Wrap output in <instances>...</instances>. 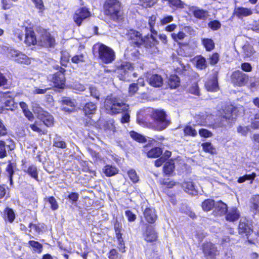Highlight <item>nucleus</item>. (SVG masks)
<instances>
[{"label": "nucleus", "instance_id": "obj_3", "mask_svg": "<svg viewBox=\"0 0 259 259\" xmlns=\"http://www.w3.org/2000/svg\"><path fill=\"white\" fill-rule=\"evenodd\" d=\"M150 117L152 121L149 123V127L154 130L161 131L166 128L170 124L166 118V114L162 110H154Z\"/></svg>", "mask_w": 259, "mask_h": 259}, {"label": "nucleus", "instance_id": "obj_9", "mask_svg": "<svg viewBox=\"0 0 259 259\" xmlns=\"http://www.w3.org/2000/svg\"><path fill=\"white\" fill-rule=\"evenodd\" d=\"M38 44L46 48L54 47L55 40L49 32L44 31L38 38Z\"/></svg>", "mask_w": 259, "mask_h": 259}, {"label": "nucleus", "instance_id": "obj_33", "mask_svg": "<svg viewBox=\"0 0 259 259\" xmlns=\"http://www.w3.org/2000/svg\"><path fill=\"white\" fill-rule=\"evenodd\" d=\"M175 163L174 160H170L166 162L163 166V171L166 175H170L174 170Z\"/></svg>", "mask_w": 259, "mask_h": 259}, {"label": "nucleus", "instance_id": "obj_53", "mask_svg": "<svg viewBox=\"0 0 259 259\" xmlns=\"http://www.w3.org/2000/svg\"><path fill=\"white\" fill-rule=\"evenodd\" d=\"M189 92L196 96L200 95V92L197 83L193 84L189 89Z\"/></svg>", "mask_w": 259, "mask_h": 259}, {"label": "nucleus", "instance_id": "obj_40", "mask_svg": "<svg viewBox=\"0 0 259 259\" xmlns=\"http://www.w3.org/2000/svg\"><path fill=\"white\" fill-rule=\"evenodd\" d=\"M27 172L32 178L38 181V171L37 168L35 166H30L27 170Z\"/></svg>", "mask_w": 259, "mask_h": 259}, {"label": "nucleus", "instance_id": "obj_20", "mask_svg": "<svg viewBox=\"0 0 259 259\" xmlns=\"http://www.w3.org/2000/svg\"><path fill=\"white\" fill-rule=\"evenodd\" d=\"M145 240L147 242H154L157 239V234L155 230L151 227L147 228L144 234Z\"/></svg>", "mask_w": 259, "mask_h": 259}, {"label": "nucleus", "instance_id": "obj_2", "mask_svg": "<svg viewBox=\"0 0 259 259\" xmlns=\"http://www.w3.org/2000/svg\"><path fill=\"white\" fill-rule=\"evenodd\" d=\"M105 108L110 114H117L128 110V105L120 98L115 96H108L105 100Z\"/></svg>", "mask_w": 259, "mask_h": 259}, {"label": "nucleus", "instance_id": "obj_57", "mask_svg": "<svg viewBox=\"0 0 259 259\" xmlns=\"http://www.w3.org/2000/svg\"><path fill=\"white\" fill-rule=\"evenodd\" d=\"M199 134L200 136L204 138H208L212 136L211 132L206 129L201 128L199 131Z\"/></svg>", "mask_w": 259, "mask_h": 259}, {"label": "nucleus", "instance_id": "obj_55", "mask_svg": "<svg viewBox=\"0 0 259 259\" xmlns=\"http://www.w3.org/2000/svg\"><path fill=\"white\" fill-rule=\"evenodd\" d=\"M71 60L74 63L83 62H84V57L83 54L75 55L72 58Z\"/></svg>", "mask_w": 259, "mask_h": 259}, {"label": "nucleus", "instance_id": "obj_4", "mask_svg": "<svg viewBox=\"0 0 259 259\" xmlns=\"http://www.w3.org/2000/svg\"><path fill=\"white\" fill-rule=\"evenodd\" d=\"M98 46L99 57L104 63L108 64L113 61L115 58V52L110 48L103 44L96 45Z\"/></svg>", "mask_w": 259, "mask_h": 259}, {"label": "nucleus", "instance_id": "obj_32", "mask_svg": "<svg viewBox=\"0 0 259 259\" xmlns=\"http://www.w3.org/2000/svg\"><path fill=\"white\" fill-rule=\"evenodd\" d=\"M194 16L199 19H205L208 16V12L199 8H195L193 10Z\"/></svg>", "mask_w": 259, "mask_h": 259}, {"label": "nucleus", "instance_id": "obj_15", "mask_svg": "<svg viewBox=\"0 0 259 259\" xmlns=\"http://www.w3.org/2000/svg\"><path fill=\"white\" fill-rule=\"evenodd\" d=\"M227 206L222 201H218L215 202L213 213L214 215L221 216L227 212Z\"/></svg>", "mask_w": 259, "mask_h": 259}, {"label": "nucleus", "instance_id": "obj_62", "mask_svg": "<svg viewBox=\"0 0 259 259\" xmlns=\"http://www.w3.org/2000/svg\"><path fill=\"white\" fill-rule=\"evenodd\" d=\"M138 90V86L137 83H132L130 84L128 88V92L131 95L135 94Z\"/></svg>", "mask_w": 259, "mask_h": 259}, {"label": "nucleus", "instance_id": "obj_24", "mask_svg": "<svg viewBox=\"0 0 259 259\" xmlns=\"http://www.w3.org/2000/svg\"><path fill=\"white\" fill-rule=\"evenodd\" d=\"M97 110V106L96 104L92 102L86 103L83 108V111L87 116L94 114Z\"/></svg>", "mask_w": 259, "mask_h": 259}, {"label": "nucleus", "instance_id": "obj_16", "mask_svg": "<svg viewBox=\"0 0 259 259\" xmlns=\"http://www.w3.org/2000/svg\"><path fill=\"white\" fill-rule=\"evenodd\" d=\"M25 42L30 46L31 45H35L38 43V40L36 39L34 35V32L30 28H25Z\"/></svg>", "mask_w": 259, "mask_h": 259}, {"label": "nucleus", "instance_id": "obj_19", "mask_svg": "<svg viewBox=\"0 0 259 259\" xmlns=\"http://www.w3.org/2000/svg\"><path fill=\"white\" fill-rule=\"evenodd\" d=\"M11 54L12 57L15 58V60L17 62L24 64L29 63V60L26 55L16 50H11Z\"/></svg>", "mask_w": 259, "mask_h": 259}, {"label": "nucleus", "instance_id": "obj_52", "mask_svg": "<svg viewBox=\"0 0 259 259\" xmlns=\"http://www.w3.org/2000/svg\"><path fill=\"white\" fill-rule=\"evenodd\" d=\"M72 88L77 92H83L85 90V86L78 82H74L72 85Z\"/></svg>", "mask_w": 259, "mask_h": 259}, {"label": "nucleus", "instance_id": "obj_49", "mask_svg": "<svg viewBox=\"0 0 259 259\" xmlns=\"http://www.w3.org/2000/svg\"><path fill=\"white\" fill-rule=\"evenodd\" d=\"M90 95L93 98L98 100H100V93L97 89L94 86H91L89 88Z\"/></svg>", "mask_w": 259, "mask_h": 259}, {"label": "nucleus", "instance_id": "obj_36", "mask_svg": "<svg viewBox=\"0 0 259 259\" xmlns=\"http://www.w3.org/2000/svg\"><path fill=\"white\" fill-rule=\"evenodd\" d=\"M215 205V202L212 199H208L204 200L202 203V208L203 210L208 211L210 210L212 208H214Z\"/></svg>", "mask_w": 259, "mask_h": 259}, {"label": "nucleus", "instance_id": "obj_51", "mask_svg": "<svg viewBox=\"0 0 259 259\" xmlns=\"http://www.w3.org/2000/svg\"><path fill=\"white\" fill-rule=\"evenodd\" d=\"M169 6L174 7L177 8H182L183 7V3L181 0H166Z\"/></svg>", "mask_w": 259, "mask_h": 259}, {"label": "nucleus", "instance_id": "obj_54", "mask_svg": "<svg viewBox=\"0 0 259 259\" xmlns=\"http://www.w3.org/2000/svg\"><path fill=\"white\" fill-rule=\"evenodd\" d=\"M250 129L247 126H239L237 127V132L242 136H246Z\"/></svg>", "mask_w": 259, "mask_h": 259}, {"label": "nucleus", "instance_id": "obj_29", "mask_svg": "<svg viewBox=\"0 0 259 259\" xmlns=\"http://www.w3.org/2000/svg\"><path fill=\"white\" fill-rule=\"evenodd\" d=\"M3 218L6 221H8L11 223L15 219V214L12 209L7 207L4 210Z\"/></svg>", "mask_w": 259, "mask_h": 259}, {"label": "nucleus", "instance_id": "obj_45", "mask_svg": "<svg viewBox=\"0 0 259 259\" xmlns=\"http://www.w3.org/2000/svg\"><path fill=\"white\" fill-rule=\"evenodd\" d=\"M204 151L213 154L215 152V149L209 142L202 143L201 145Z\"/></svg>", "mask_w": 259, "mask_h": 259}, {"label": "nucleus", "instance_id": "obj_58", "mask_svg": "<svg viewBox=\"0 0 259 259\" xmlns=\"http://www.w3.org/2000/svg\"><path fill=\"white\" fill-rule=\"evenodd\" d=\"M174 18L172 16H166L161 19L160 24L162 25H166L172 22Z\"/></svg>", "mask_w": 259, "mask_h": 259}, {"label": "nucleus", "instance_id": "obj_30", "mask_svg": "<svg viewBox=\"0 0 259 259\" xmlns=\"http://www.w3.org/2000/svg\"><path fill=\"white\" fill-rule=\"evenodd\" d=\"M168 83L171 89H176L180 85V78L176 75H171L168 79Z\"/></svg>", "mask_w": 259, "mask_h": 259}, {"label": "nucleus", "instance_id": "obj_64", "mask_svg": "<svg viewBox=\"0 0 259 259\" xmlns=\"http://www.w3.org/2000/svg\"><path fill=\"white\" fill-rule=\"evenodd\" d=\"M68 198L70 200L72 201V204L74 202H76L79 198V195L77 193L72 192L69 194Z\"/></svg>", "mask_w": 259, "mask_h": 259}, {"label": "nucleus", "instance_id": "obj_61", "mask_svg": "<svg viewBox=\"0 0 259 259\" xmlns=\"http://www.w3.org/2000/svg\"><path fill=\"white\" fill-rule=\"evenodd\" d=\"M122 69L125 72H128V71L132 70L133 69V66L132 64L129 62H125L123 63L121 65Z\"/></svg>", "mask_w": 259, "mask_h": 259}, {"label": "nucleus", "instance_id": "obj_5", "mask_svg": "<svg viewBox=\"0 0 259 259\" xmlns=\"http://www.w3.org/2000/svg\"><path fill=\"white\" fill-rule=\"evenodd\" d=\"M126 36L128 39L132 40L131 43L137 47L140 46L146 43L148 40H149L151 42H152V41H151V39L150 37L144 38L139 32L134 30H130L126 34ZM151 44L150 47L153 45L152 43Z\"/></svg>", "mask_w": 259, "mask_h": 259}, {"label": "nucleus", "instance_id": "obj_50", "mask_svg": "<svg viewBox=\"0 0 259 259\" xmlns=\"http://www.w3.org/2000/svg\"><path fill=\"white\" fill-rule=\"evenodd\" d=\"M128 176L130 180L134 183H137L139 178L136 171L134 169L130 170L127 172Z\"/></svg>", "mask_w": 259, "mask_h": 259}, {"label": "nucleus", "instance_id": "obj_17", "mask_svg": "<svg viewBox=\"0 0 259 259\" xmlns=\"http://www.w3.org/2000/svg\"><path fill=\"white\" fill-rule=\"evenodd\" d=\"M156 20V16L155 15H152L149 19L148 24L149 26V28L150 31L151 32V34L150 35V38L151 39L152 42H151L154 46L155 43L157 42V40L156 37L154 36V35H157V32L154 29V27L155 24V22Z\"/></svg>", "mask_w": 259, "mask_h": 259}, {"label": "nucleus", "instance_id": "obj_44", "mask_svg": "<svg viewBox=\"0 0 259 259\" xmlns=\"http://www.w3.org/2000/svg\"><path fill=\"white\" fill-rule=\"evenodd\" d=\"M16 167V163L9 161L6 169V175L8 177H13L14 174V169Z\"/></svg>", "mask_w": 259, "mask_h": 259}, {"label": "nucleus", "instance_id": "obj_18", "mask_svg": "<svg viewBox=\"0 0 259 259\" xmlns=\"http://www.w3.org/2000/svg\"><path fill=\"white\" fill-rule=\"evenodd\" d=\"M149 83L154 87H160L163 84L162 77L158 74H150L147 77Z\"/></svg>", "mask_w": 259, "mask_h": 259}, {"label": "nucleus", "instance_id": "obj_27", "mask_svg": "<svg viewBox=\"0 0 259 259\" xmlns=\"http://www.w3.org/2000/svg\"><path fill=\"white\" fill-rule=\"evenodd\" d=\"M250 207L251 210L254 213L259 212V195L251 198Z\"/></svg>", "mask_w": 259, "mask_h": 259}, {"label": "nucleus", "instance_id": "obj_14", "mask_svg": "<svg viewBox=\"0 0 259 259\" xmlns=\"http://www.w3.org/2000/svg\"><path fill=\"white\" fill-rule=\"evenodd\" d=\"M253 14V11L250 8L237 7L235 8L234 14L239 18L247 17Z\"/></svg>", "mask_w": 259, "mask_h": 259}, {"label": "nucleus", "instance_id": "obj_11", "mask_svg": "<svg viewBox=\"0 0 259 259\" xmlns=\"http://www.w3.org/2000/svg\"><path fill=\"white\" fill-rule=\"evenodd\" d=\"M236 109L233 106H228L223 110L224 113H222L221 120L230 122L236 118Z\"/></svg>", "mask_w": 259, "mask_h": 259}, {"label": "nucleus", "instance_id": "obj_47", "mask_svg": "<svg viewBox=\"0 0 259 259\" xmlns=\"http://www.w3.org/2000/svg\"><path fill=\"white\" fill-rule=\"evenodd\" d=\"M184 132L185 135L193 137H195L197 135L196 131L190 125H187L184 128Z\"/></svg>", "mask_w": 259, "mask_h": 259}, {"label": "nucleus", "instance_id": "obj_39", "mask_svg": "<svg viewBox=\"0 0 259 259\" xmlns=\"http://www.w3.org/2000/svg\"><path fill=\"white\" fill-rule=\"evenodd\" d=\"M255 177H256V174L254 172H252L251 174L245 175L242 177L239 178L237 182L239 183H242L247 180H250V184H252V181L254 179Z\"/></svg>", "mask_w": 259, "mask_h": 259}, {"label": "nucleus", "instance_id": "obj_1", "mask_svg": "<svg viewBox=\"0 0 259 259\" xmlns=\"http://www.w3.org/2000/svg\"><path fill=\"white\" fill-rule=\"evenodd\" d=\"M103 8L105 15L111 20L119 22L122 19L121 3L118 0H106Z\"/></svg>", "mask_w": 259, "mask_h": 259}, {"label": "nucleus", "instance_id": "obj_59", "mask_svg": "<svg viewBox=\"0 0 259 259\" xmlns=\"http://www.w3.org/2000/svg\"><path fill=\"white\" fill-rule=\"evenodd\" d=\"M34 4L36 8L42 12L44 10V5L42 0H31Z\"/></svg>", "mask_w": 259, "mask_h": 259}, {"label": "nucleus", "instance_id": "obj_8", "mask_svg": "<svg viewBox=\"0 0 259 259\" xmlns=\"http://www.w3.org/2000/svg\"><path fill=\"white\" fill-rule=\"evenodd\" d=\"M59 72L56 73L52 77V80L54 85L60 89L64 88L65 82V78L64 74L65 69L61 67L57 66L56 67Z\"/></svg>", "mask_w": 259, "mask_h": 259}, {"label": "nucleus", "instance_id": "obj_41", "mask_svg": "<svg viewBox=\"0 0 259 259\" xmlns=\"http://www.w3.org/2000/svg\"><path fill=\"white\" fill-rule=\"evenodd\" d=\"M9 147V145H7L5 141L0 140V158H4L7 156L6 148Z\"/></svg>", "mask_w": 259, "mask_h": 259}, {"label": "nucleus", "instance_id": "obj_12", "mask_svg": "<svg viewBox=\"0 0 259 259\" xmlns=\"http://www.w3.org/2000/svg\"><path fill=\"white\" fill-rule=\"evenodd\" d=\"M205 87L208 91L216 92L219 89L217 74L212 75L205 82Z\"/></svg>", "mask_w": 259, "mask_h": 259}, {"label": "nucleus", "instance_id": "obj_48", "mask_svg": "<svg viewBox=\"0 0 259 259\" xmlns=\"http://www.w3.org/2000/svg\"><path fill=\"white\" fill-rule=\"evenodd\" d=\"M172 38L175 41L183 40L186 36L185 33L182 31H179L178 33H172L171 34Z\"/></svg>", "mask_w": 259, "mask_h": 259}, {"label": "nucleus", "instance_id": "obj_21", "mask_svg": "<svg viewBox=\"0 0 259 259\" xmlns=\"http://www.w3.org/2000/svg\"><path fill=\"white\" fill-rule=\"evenodd\" d=\"M240 217L239 210L235 207L230 208L226 213V219L229 222L237 221Z\"/></svg>", "mask_w": 259, "mask_h": 259}, {"label": "nucleus", "instance_id": "obj_7", "mask_svg": "<svg viewBox=\"0 0 259 259\" xmlns=\"http://www.w3.org/2000/svg\"><path fill=\"white\" fill-rule=\"evenodd\" d=\"M9 94V92L3 93L1 94V100L4 103V105L0 107L2 111H3L5 109L7 110L13 111L16 108L13 99Z\"/></svg>", "mask_w": 259, "mask_h": 259}, {"label": "nucleus", "instance_id": "obj_63", "mask_svg": "<svg viewBox=\"0 0 259 259\" xmlns=\"http://www.w3.org/2000/svg\"><path fill=\"white\" fill-rule=\"evenodd\" d=\"M125 215L127 218L128 221H134L136 219V215L133 213L131 210H126L125 212Z\"/></svg>", "mask_w": 259, "mask_h": 259}, {"label": "nucleus", "instance_id": "obj_28", "mask_svg": "<svg viewBox=\"0 0 259 259\" xmlns=\"http://www.w3.org/2000/svg\"><path fill=\"white\" fill-rule=\"evenodd\" d=\"M238 230L240 234L245 233L246 235H248L252 231L245 221L242 220L240 221Z\"/></svg>", "mask_w": 259, "mask_h": 259}, {"label": "nucleus", "instance_id": "obj_22", "mask_svg": "<svg viewBox=\"0 0 259 259\" xmlns=\"http://www.w3.org/2000/svg\"><path fill=\"white\" fill-rule=\"evenodd\" d=\"M39 118L48 127L52 126L54 124V118L47 112H42L39 115Z\"/></svg>", "mask_w": 259, "mask_h": 259}, {"label": "nucleus", "instance_id": "obj_10", "mask_svg": "<svg viewBox=\"0 0 259 259\" xmlns=\"http://www.w3.org/2000/svg\"><path fill=\"white\" fill-rule=\"evenodd\" d=\"M90 16V12L85 8L77 10L73 16V20L77 26H80L82 22Z\"/></svg>", "mask_w": 259, "mask_h": 259}, {"label": "nucleus", "instance_id": "obj_38", "mask_svg": "<svg viewBox=\"0 0 259 259\" xmlns=\"http://www.w3.org/2000/svg\"><path fill=\"white\" fill-rule=\"evenodd\" d=\"M202 42L207 51H211L214 48V43L211 39L203 38Z\"/></svg>", "mask_w": 259, "mask_h": 259}, {"label": "nucleus", "instance_id": "obj_56", "mask_svg": "<svg viewBox=\"0 0 259 259\" xmlns=\"http://www.w3.org/2000/svg\"><path fill=\"white\" fill-rule=\"evenodd\" d=\"M209 63L211 65L215 64L219 60V55L218 53L213 54L208 59Z\"/></svg>", "mask_w": 259, "mask_h": 259}, {"label": "nucleus", "instance_id": "obj_26", "mask_svg": "<svg viewBox=\"0 0 259 259\" xmlns=\"http://www.w3.org/2000/svg\"><path fill=\"white\" fill-rule=\"evenodd\" d=\"M105 131L109 134H113L116 131V126L113 119H109L105 121L103 125Z\"/></svg>", "mask_w": 259, "mask_h": 259}, {"label": "nucleus", "instance_id": "obj_60", "mask_svg": "<svg viewBox=\"0 0 259 259\" xmlns=\"http://www.w3.org/2000/svg\"><path fill=\"white\" fill-rule=\"evenodd\" d=\"M208 26L211 29L215 30L220 28L221 24L218 21L214 20L209 22L208 24Z\"/></svg>", "mask_w": 259, "mask_h": 259}, {"label": "nucleus", "instance_id": "obj_35", "mask_svg": "<svg viewBox=\"0 0 259 259\" xmlns=\"http://www.w3.org/2000/svg\"><path fill=\"white\" fill-rule=\"evenodd\" d=\"M53 146L61 149L66 148V143L62 140V137L58 135H56L53 140Z\"/></svg>", "mask_w": 259, "mask_h": 259}, {"label": "nucleus", "instance_id": "obj_13", "mask_svg": "<svg viewBox=\"0 0 259 259\" xmlns=\"http://www.w3.org/2000/svg\"><path fill=\"white\" fill-rule=\"evenodd\" d=\"M203 251L206 256L210 258L214 257L218 254V250L214 244L210 242L204 243Z\"/></svg>", "mask_w": 259, "mask_h": 259}, {"label": "nucleus", "instance_id": "obj_6", "mask_svg": "<svg viewBox=\"0 0 259 259\" xmlns=\"http://www.w3.org/2000/svg\"><path fill=\"white\" fill-rule=\"evenodd\" d=\"M248 76L240 71H236L231 75L232 82L239 87L244 85L248 82Z\"/></svg>", "mask_w": 259, "mask_h": 259}, {"label": "nucleus", "instance_id": "obj_42", "mask_svg": "<svg viewBox=\"0 0 259 259\" xmlns=\"http://www.w3.org/2000/svg\"><path fill=\"white\" fill-rule=\"evenodd\" d=\"M28 243L33 248L34 251L38 253L41 252L42 249V245L38 242L31 240L29 241Z\"/></svg>", "mask_w": 259, "mask_h": 259}, {"label": "nucleus", "instance_id": "obj_37", "mask_svg": "<svg viewBox=\"0 0 259 259\" xmlns=\"http://www.w3.org/2000/svg\"><path fill=\"white\" fill-rule=\"evenodd\" d=\"M103 171L106 176L111 177L116 174L118 172V170L114 166L107 165L104 167Z\"/></svg>", "mask_w": 259, "mask_h": 259}, {"label": "nucleus", "instance_id": "obj_25", "mask_svg": "<svg viewBox=\"0 0 259 259\" xmlns=\"http://www.w3.org/2000/svg\"><path fill=\"white\" fill-rule=\"evenodd\" d=\"M182 187L185 191L191 195H196L197 191L194 184L192 182H185L182 184Z\"/></svg>", "mask_w": 259, "mask_h": 259}, {"label": "nucleus", "instance_id": "obj_23", "mask_svg": "<svg viewBox=\"0 0 259 259\" xmlns=\"http://www.w3.org/2000/svg\"><path fill=\"white\" fill-rule=\"evenodd\" d=\"M146 220L149 223H153L156 220L157 216L155 210L151 208H147L144 212Z\"/></svg>", "mask_w": 259, "mask_h": 259}, {"label": "nucleus", "instance_id": "obj_46", "mask_svg": "<svg viewBox=\"0 0 259 259\" xmlns=\"http://www.w3.org/2000/svg\"><path fill=\"white\" fill-rule=\"evenodd\" d=\"M130 135L132 139L139 142L143 143L145 141V138L137 132L131 131L130 132Z\"/></svg>", "mask_w": 259, "mask_h": 259}, {"label": "nucleus", "instance_id": "obj_31", "mask_svg": "<svg viewBox=\"0 0 259 259\" xmlns=\"http://www.w3.org/2000/svg\"><path fill=\"white\" fill-rule=\"evenodd\" d=\"M196 67L200 69H205L207 67V63L205 59L201 56L195 58Z\"/></svg>", "mask_w": 259, "mask_h": 259}, {"label": "nucleus", "instance_id": "obj_43", "mask_svg": "<svg viewBox=\"0 0 259 259\" xmlns=\"http://www.w3.org/2000/svg\"><path fill=\"white\" fill-rule=\"evenodd\" d=\"M45 200L49 203L51 205V208L53 210H57L59 208L58 202L54 197L50 196L46 198Z\"/></svg>", "mask_w": 259, "mask_h": 259}, {"label": "nucleus", "instance_id": "obj_34", "mask_svg": "<svg viewBox=\"0 0 259 259\" xmlns=\"http://www.w3.org/2000/svg\"><path fill=\"white\" fill-rule=\"evenodd\" d=\"M162 153V150L159 147H154L147 152V156L149 158H157Z\"/></svg>", "mask_w": 259, "mask_h": 259}]
</instances>
